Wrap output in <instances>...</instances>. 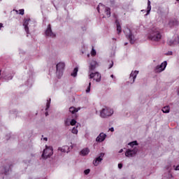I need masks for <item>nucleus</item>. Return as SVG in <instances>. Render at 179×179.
Returning <instances> with one entry per match:
<instances>
[{"instance_id":"obj_10","label":"nucleus","mask_w":179,"mask_h":179,"mask_svg":"<svg viewBox=\"0 0 179 179\" xmlns=\"http://www.w3.org/2000/svg\"><path fill=\"white\" fill-rule=\"evenodd\" d=\"M166 66H167V61H164L160 65H158L155 69V73H160V72H163L166 69Z\"/></svg>"},{"instance_id":"obj_25","label":"nucleus","mask_w":179,"mask_h":179,"mask_svg":"<svg viewBox=\"0 0 179 179\" xmlns=\"http://www.w3.org/2000/svg\"><path fill=\"white\" fill-rule=\"evenodd\" d=\"M79 111V109H76V108L71 106L69 108V112L71 113V114H75V113H78Z\"/></svg>"},{"instance_id":"obj_37","label":"nucleus","mask_w":179,"mask_h":179,"mask_svg":"<svg viewBox=\"0 0 179 179\" xmlns=\"http://www.w3.org/2000/svg\"><path fill=\"white\" fill-rule=\"evenodd\" d=\"M41 141H48V138L47 137H44V138H41Z\"/></svg>"},{"instance_id":"obj_48","label":"nucleus","mask_w":179,"mask_h":179,"mask_svg":"<svg viewBox=\"0 0 179 179\" xmlns=\"http://www.w3.org/2000/svg\"><path fill=\"white\" fill-rule=\"evenodd\" d=\"M113 40H115V38H113Z\"/></svg>"},{"instance_id":"obj_18","label":"nucleus","mask_w":179,"mask_h":179,"mask_svg":"<svg viewBox=\"0 0 179 179\" xmlns=\"http://www.w3.org/2000/svg\"><path fill=\"white\" fill-rule=\"evenodd\" d=\"M150 0H148V7H147V10H142L141 12H143L145 13V12H146V14L145 15V16H148V15H149L150 13V10H152V6L150 5Z\"/></svg>"},{"instance_id":"obj_28","label":"nucleus","mask_w":179,"mask_h":179,"mask_svg":"<svg viewBox=\"0 0 179 179\" xmlns=\"http://www.w3.org/2000/svg\"><path fill=\"white\" fill-rule=\"evenodd\" d=\"M72 134H74V135H77L78 134V128L73 127L71 130Z\"/></svg>"},{"instance_id":"obj_40","label":"nucleus","mask_w":179,"mask_h":179,"mask_svg":"<svg viewBox=\"0 0 179 179\" xmlns=\"http://www.w3.org/2000/svg\"><path fill=\"white\" fill-rule=\"evenodd\" d=\"M2 27H3V24L0 23V30H1V29H2Z\"/></svg>"},{"instance_id":"obj_13","label":"nucleus","mask_w":179,"mask_h":179,"mask_svg":"<svg viewBox=\"0 0 179 179\" xmlns=\"http://www.w3.org/2000/svg\"><path fill=\"white\" fill-rule=\"evenodd\" d=\"M106 138H107V134L102 132L99 134V136L96 137V142L101 143V142H104V141H106Z\"/></svg>"},{"instance_id":"obj_7","label":"nucleus","mask_w":179,"mask_h":179,"mask_svg":"<svg viewBox=\"0 0 179 179\" xmlns=\"http://www.w3.org/2000/svg\"><path fill=\"white\" fill-rule=\"evenodd\" d=\"M113 114H114V110L112 108L106 107L101 110L100 117L101 118H107V117H111Z\"/></svg>"},{"instance_id":"obj_9","label":"nucleus","mask_w":179,"mask_h":179,"mask_svg":"<svg viewBox=\"0 0 179 179\" xmlns=\"http://www.w3.org/2000/svg\"><path fill=\"white\" fill-rule=\"evenodd\" d=\"M45 36L46 37H50V38H55V37H57V34L52 31L50 24L48 25L47 29L45 31Z\"/></svg>"},{"instance_id":"obj_39","label":"nucleus","mask_w":179,"mask_h":179,"mask_svg":"<svg viewBox=\"0 0 179 179\" xmlns=\"http://www.w3.org/2000/svg\"><path fill=\"white\" fill-rule=\"evenodd\" d=\"M109 131H110V132H114V127L110 128Z\"/></svg>"},{"instance_id":"obj_19","label":"nucleus","mask_w":179,"mask_h":179,"mask_svg":"<svg viewBox=\"0 0 179 179\" xmlns=\"http://www.w3.org/2000/svg\"><path fill=\"white\" fill-rule=\"evenodd\" d=\"M58 150H60L63 153H69V147L68 145H64L63 147H59Z\"/></svg>"},{"instance_id":"obj_29","label":"nucleus","mask_w":179,"mask_h":179,"mask_svg":"<svg viewBox=\"0 0 179 179\" xmlns=\"http://www.w3.org/2000/svg\"><path fill=\"white\" fill-rule=\"evenodd\" d=\"M5 80H12V79H13V76H7L4 78Z\"/></svg>"},{"instance_id":"obj_3","label":"nucleus","mask_w":179,"mask_h":179,"mask_svg":"<svg viewBox=\"0 0 179 179\" xmlns=\"http://www.w3.org/2000/svg\"><path fill=\"white\" fill-rule=\"evenodd\" d=\"M124 33L130 44H135V42L138 40V38H136V34H138L136 30L131 29L127 27L124 30Z\"/></svg>"},{"instance_id":"obj_6","label":"nucleus","mask_w":179,"mask_h":179,"mask_svg":"<svg viewBox=\"0 0 179 179\" xmlns=\"http://www.w3.org/2000/svg\"><path fill=\"white\" fill-rule=\"evenodd\" d=\"M54 155V148L52 146L45 145V149L43 150L42 153V158L43 159H48V157H51Z\"/></svg>"},{"instance_id":"obj_30","label":"nucleus","mask_w":179,"mask_h":179,"mask_svg":"<svg viewBox=\"0 0 179 179\" xmlns=\"http://www.w3.org/2000/svg\"><path fill=\"white\" fill-rule=\"evenodd\" d=\"M109 62V66H108V69H111L112 66H114V62L113 60L108 61Z\"/></svg>"},{"instance_id":"obj_32","label":"nucleus","mask_w":179,"mask_h":179,"mask_svg":"<svg viewBox=\"0 0 179 179\" xmlns=\"http://www.w3.org/2000/svg\"><path fill=\"white\" fill-rule=\"evenodd\" d=\"M76 120H75V119H73L70 121V125H76Z\"/></svg>"},{"instance_id":"obj_14","label":"nucleus","mask_w":179,"mask_h":179,"mask_svg":"<svg viewBox=\"0 0 179 179\" xmlns=\"http://www.w3.org/2000/svg\"><path fill=\"white\" fill-rule=\"evenodd\" d=\"M104 156L103 153H101L99 157H97L94 161L93 164L96 166H99V163H101L103 161V157Z\"/></svg>"},{"instance_id":"obj_36","label":"nucleus","mask_w":179,"mask_h":179,"mask_svg":"<svg viewBox=\"0 0 179 179\" xmlns=\"http://www.w3.org/2000/svg\"><path fill=\"white\" fill-rule=\"evenodd\" d=\"M166 55H173V52H172V51L168 52V53L166 54Z\"/></svg>"},{"instance_id":"obj_15","label":"nucleus","mask_w":179,"mask_h":179,"mask_svg":"<svg viewBox=\"0 0 179 179\" xmlns=\"http://www.w3.org/2000/svg\"><path fill=\"white\" fill-rule=\"evenodd\" d=\"M29 22H30V19H24L23 26L24 27V30L27 33V37H29Z\"/></svg>"},{"instance_id":"obj_38","label":"nucleus","mask_w":179,"mask_h":179,"mask_svg":"<svg viewBox=\"0 0 179 179\" xmlns=\"http://www.w3.org/2000/svg\"><path fill=\"white\" fill-rule=\"evenodd\" d=\"M118 169H122V164H118Z\"/></svg>"},{"instance_id":"obj_42","label":"nucleus","mask_w":179,"mask_h":179,"mask_svg":"<svg viewBox=\"0 0 179 179\" xmlns=\"http://www.w3.org/2000/svg\"><path fill=\"white\" fill-rule=\"evenodd\" d=\"M48 112H45V116L48 117Z\"/></svg>"},{"instance_id":"obj_31","label":"nucleus","mask_w":179,"mask_h":179,"mask_svg":"<svg viewBox=\"0 0 179 179\" xmlns=\"http://www.w3.org/2000/svg\"><path fill=\"white\" fill-rule=\"evenodd\" d=\"M91 86H92V83L90 82L89 83V85H88V87H87V88L86 90V93H90V87H91Z\"/></svg>"},{"instance_id":"obj_50","label":"nucleus","mask_w":179,"mask_h":179,"mask_svg":"<svg viewBox=\"0 0 179 179\" xmlns=\"http://www.w3.org/2000/svg\"><path fill=\"white\" fill-rule=\"evenodd\" d=\"M0 75H1V71H0Z\"/></svg>"},{"instance_id":"obj_21","label":"nucleus","mask_w":179,"mask_h":179,"mask_svg":"<svg viewBox=\"0 0 179 179\" xmlns=\"http://www.w3.org/2000/svg\"><path fill=\"white\" fill-rule=\"evenodd\" d=\"M88 153H90V150L88 148H85L80 151V155L81 156H87Z\"/></svg>"},{"instance_id":"obj_33","label":"nucleus","mask_w":179,"mask_h":179,"mask_svg":"<svg viewBox=\"0 0 179 179\" xmlns=\"http://www.w3.org/2000/svg\"><path fill=\"white\" fill-rule=\"evenodd\" d=\"M91 55L92 57H94L96 55V50H94V48H92V50L91 51Z\"/></svg>"},{"instance_id":"obj_49","label":"nucleus","mask_w":179,"mask_h":179,"mask_svg":"<svg viewBox=\"0 0 179 179\" xmlns=\"http://www.w3.org/2000/svg\"><path fill=\"white\" fill-rule=\"evenodd\" d=\"M176 1H178L179 2V0H176Z\"/></svg>"},{"instance_id":"obj_41","label":"nucleus","mask_w":179,"mask_h":179,"mask_svg":"<svg viewBox=\"0 0 179 179\" xmlns=\"http://www.w3.org/2000/svg\"><path fill=\"white\" fill-rule=\"evenodd\" d=\"M122 152H124V150L121 149V150L119 151V153H122Z\"/></svg>"},{"instance_id":"obj_47","label":"nucleus","mask_w":179,"mask_h":179,"mask_svg":"<svg viewBox=\"0 0 179 179\" xmlns=\"http://www.w3.org/2000/svg\"><path fill=\"white\" fill-rule=\"evenodd\" d=\"M170 177H173V175L170 174Z\"/></svg>"},{"instance_id":"obj_20","label":"nucleus","mask_w":179,"mask_h":179,"mask_svg":"<svg viewBox=\"0 0 179 179\" xmlns=\"http://www.w3.org/2000/svg\"><path fill=\"white\" fill-rule=\"evenodd\" d=\"M168 24L169 27H173L174 26H178L179 22L177 20L174 19V20H171Z\"/></svg>"},{"instance_id":"obj_23","label":"nucleus","mask_w":179,"mask_h":179,"mask_svg":"<svg viewBox=\"0 0 179 179\" xmlns=\"http://www.w3.org/2000/svg\"><path fill=\"white\" fill-rule=\"evenodd\" d=\"M79 71V69L78 67L74 68L73 72L71 73V76H73V78H76V76H78V72Z\"/></svg>"},{"instance_id":"obj_17","label":"nucleus","mask_w":179,"mask_h":179,"mask_svg":"<svg viewBox=\"0 0 179 179\" xmlns=\"http://www.w3.org/2000/svg\"><path fill=\"white\" fill-rule=\"evenodd\" d=\"M26 85L28 87H31V86H33V72L30 73L29 78L26 82Z\"/></svg>"},{"instance_id":"obj_46","label":"nucleus","mask_w":179,"mask_h":179,"mask_svg":"<svg viewBox=\"0 0 179 179\" xmlns=\"http://www.w3.org/2000/svg\"><path fill=\"white\" fill-rule=\"evenodd\" d=\"M127 44H128V43H124V45H127Z\"/></svg>"},{"instance_id":"obj_44","label":"nucleus","mask_w":179,"mask_h":179,"mask_svg":"<svg viewBox=\"0 0 179 179\" xmlns=\"http://www.w3.org/2000/svg\"><path fill=\"white\" fill-rule=\"evenodd\" d=\"M110 78H114V75L112 74V75L110 76Z\"/></svg>"},{"instance_id":"obj_43","label":"nucleus","mask_w":179,"mask_h":179,"mask_svg":"<svg viewBox=\"0 0 179 179\" xmlns=\"http://www.w3.org/2000/svg\"><path fill=\"white\" fill-rule=\"evenodd\" d=\"M83 31H85V30H86V28L85 27L83 28Z\"/></svg>"},{"instance_id":"obj_2","label":"nucleus","mask_w":179,"mask_h":179,"mask_svg":"<svg viewBox=\"0 0 179 179\" xmlns=\"http://www.w3.org/2000/svg\"><path fill=\"white\" fill-rule=\"evenodd\" d=\"M128 145L131 148H129L125 152L126 157H135L138 153V148L134 146H138V141H134L128 143Z\"/></svg>"},{"instance_id":"obj_11","label":"nucleus","mask_w":179,"mask_h":179,"mask_svg":"<svg viewBox=\"0 0 179 179\" xmlns=\"http://www.w3.org/2000/svg\"><path fill=\"white\" fill-rule=\"evenodd\" d=\"M89 76L90 79H94L96 82H100L101 80V74L99 72L90 73Z\"/></svg>"},{"instance_id":"obj_4","label":"nucleus","mask_w":179,"mask_h":179,"mask_svg":"<svg viewBox=\"0 0 179 179\" xmlns=\"http://www.w3.org/2000/svg\"><path fill=\"white\" fill-rule=\"evenodd\" d=\"M96 10L99 13H105L107 17H110L111 16V9L108 7H106V6L102 3H99L96 8Z\"/></svg>"},{"instance_id":"obj_5","label":"nucleus","mask_w":179,"mask_h":179,"mask_svg":"<svg viewBox=\"0 0 179 179\" xmlns=\"http://www.w3.org/2000/svg\"><path fill=\"white\" fill-rule=\"evenodd\" d=\"M64 69H65V63L59 62L56 65V76L58 79H61V78H62V75H64Z\"/></svg>"},{"instance_id":"obj_35","label":"nucleus","mask_w":179,"mask_h":179,"mask_svg":"<svg viewBox=\"0 0 179 179\" xmlns=\"http://www.w3.org/2000/svg\"><path fill=\"white\" fill-rule=\"evenodd\" d=\"M85 176H87L90 173V169H86L84 171Z\"/></svg>"},{"instance_id":"obj_1","label":"nucleus","mask_w":179,"mask_h":179,"mask_svg":"<svg viewBox=\"0 0 179 179\" xmlns=\"http://www.w3.org/2000/svg\"><path fill=\"white\" fill-rule=\"evenodd\" d=\"M148 38L151 41H160L162 40V32L159 28L151 29L148 34Z\"/></svg>"},{"instance_id":"obj_22","label":"nucleus","mask_w":179,"mask_h":179,"mask_svg":"<svg viewBox=\"0 0 179 179\" xmlns=\"http://www.w3.org/2000/svg\"><path fill=\"white\" fill-rule=\"evenodd\" d=\"M115 24L117 27V34H120L121 31H122V29L121 28V25L120 24V22L118 21V20H115Z\"/></svg>"},{"instance_id":"obj_24","label":"nucleus","mask_w":179,"mask_h":179,"mask_svg":"<svg viewBox=\"0 0 179 179\" xmlns=\"http://www.w3.org/2000/svg\"><path fill=\"white\" fill-rule=\"evenodd\" d=\"M162 111L164 114H169V113H170V106H164V108H162Z\"/></svg>"},{"instance_id":"obj_26","label":"nucleus","mask_w":179,"mask_h":179,"mask_svg":"<svg viewBox=\"0 0 179 179\" xmlns=\"http://www.w3.org/2000/svg\"><path fill=\"white\" fill-rule=\"evenodd\" d=\"M51 104V99H49L47 100V103H46V108L45 110H48V108H50V106Z\"/></svg>"},{"instance_id":"obj_34","label":"nucleus","mask_w":179,"mask_h":179,"mask_svg":"<svg viewBox=\"0 0 179 179\" xmlns=\"http://www.w3.org/2000/svg\"><path fill=\"white\" fill-rule=\"evenodd\" d=\"M19 12H20L19 15H24V9H20Z\"/></svg>"},{"instance_id":"obj_16","label":"nucleus","mask_w":179,"mask_h":179,"mask_svg":"<svg viewBox=\"0 0 179 179\" xmlns=\"http://www.w3.org/2000/svg\"><path fill=\"white\" fill-rule=\"evenodd\" d=\"M97 66V62L92 60L90 64L89 67V73L92 72V71H94Z\"/></svg>"},{"instance_id":"obj_12","label":"nucleus","mask_w":179,"mask_h":179,"mask_svg":"<svg viewBox=\"0 0 179 179\" xmlns=\"http://www.w3.org/2000/svg\"><path fill=\"white\" fill-rule=\"evenodd\" d=\"M138 73H139V71H131L129 76V80H130L131 85L135 83V79H136V76H138Z\"/></svg>"},{"instance_id":"obj_45","label":"nucleus","mask_w":179,"mask_h":179,"mask_svg":"<svg viewBox=\"0 0 179 179\" xmlns=\"http://www.w3.org/2000/svg\"><path fill=\"white\" fill-rule=\"evenodd\" d=\"M5 174H8V171H5Z\"/></svg>"},{"instance_id":"obj_27","label":"nucleus","mask_w":179,"mask_h":179,"mask_svg":"<svg viewBox=\"0 0 179 179\" xmlns=\"http://www.w3.org/2000/svg\"><path fill=\"white\" fill-rule=\"evenodd\" d=\"M64 124L66 125V127H69V125H71V120L70 119H66L64 121Z\"/></svg>"},{"instance_id":"obj_8","label":"nucleus","mask_w":179,"mask_h":179,"mask_svg":"<svg viewBox=\"0 0 179 179\" xmlns=\"http://www.w3.org/2000/svg\"><path fill=\"white\" fill-rule=\"evenodd\" d=\"M167 44L170 47H176L179 44V36L178 35H174L172 38L167 40Z\"/></svg>"}]
</instances>
